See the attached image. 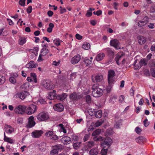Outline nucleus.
I'll list each match as a JSON object with an SVG mask.
<instances>
[{"label":"nucleus","mask_w":155,"mask_h":155,"mask_svg":"<svg viewBox=\"0 0 155 155\" xmlns=\"http://www.w3.org/2000/svg\"><path fill=\"white\" fill-rule=\"evenodd\" d=\"M102 112L101 110H98L96 112H95V116L97 118H101L102 116Z\"/></svg>","instance_id":"58836bf2"},{"label":"nucleus","mask_w":155,"mask_h":155,"mask_svg":"<svg viewBox=\"0 0 155 155\" xmlns=\"http://www.w3.org/2000/svg\"><path fill=\"white\" fill-rule=\"evenodd\" d=\"M49 118L48 113L45 112H41L39 113L37 116V119L40 121H44Z\"/></svg>","instance_id":"39448f33"},{"label":"nucleus","mask_w":155,"mask_h":155,"mask_svg":"<svg viewBox=\"0 0 155 155\" xmlns=\"http://www.w3.org/2000/svg\"><path fill=\"white\" fill-rule=\"evenodd\" d=\"M122 55H120L118 54L115 60L117 62V63L118 65H119L120 64V61L121 60Z\"/></svg>","instance_id":"e433bc0d"},{"label":"nucleus","mask_w":155,"mask_h":155,"mask_svg":"<svg viewBox=\"0 0 155 155\" xmlns=\"http://www.w3.org/2000/svg\"><path fill=\"white\" fill-rule=\"evenodd\" d=\"M81 59V56L79 54H77L73 57L71 60V63L73 64L78 63Z\"/></svg>","instance_id":"2eb2a0df"},{"label":"nucleus","mask_w":155,"mask_h":155,"mask_svg":"<svg viewBox=\"0 0 155 155\" xmlns=\"http://www.w3.org/2000/svg\"><path fill=\"white\" fill-rule=\"evenodd\" d=\"M60 148L59 146L56 145L52 147V150L50 152V154L51 155H54L58 153V150Z\"/></svg>","instance_id":"6ab92c4d"},{"label":"nucleus","mask_w":155,"mask_h":155,"mask_svg":"<svg viewBox=\"0 0 155 155\" xmlns=\"http://www.w3.org/2000/svg\"><path fill=\"white\" fill-rule=\"evenodd\" d=\"M149 65L151 67H153L155 68V60H151L149 63Z\"/></svg>","instance_id":"864d4df0"},{"label":"nucleus","mask_w":155,"mask_h":155,"mask_svg":"<svg viewBox=\"0 0 155 155\" xmlns=\"http://www.w3.org/2000/svg\"><path fill=\"white\" fill-rule=\"evenodd\" d=\"M37 109V107L35 105L32 104L28 107L26 110V113L28 115L34 113Z\"/></svg>","instance_id":"20e7f679"},{"label":"nucleus","mask_w":155,"mask_h":155,"mask_svg":"<svg viewBox=\"0 0 155 155\" xmlns=\"http://www.w3.org/2000/svg\"><path fill=\"white\" fill-rule=\"evenodd\" d=\"M82 97V95L79 93H73L70 95V98L72 101H77Z\"/></svg>","instance_id":"ddd939ff"},{"label":"nucleus","mask_w":155,"mask_h":155,"mask_svg":"<svg viewBox=\"0 0 155 155\" xmlns=\"http://www.w3.org/2000/svg\"><path fill=\"white\" fill-rule=\"evenodd\" d=\"M108 151L107 149H103L101 150V155H106Z\"/></svg>","instance_id":"09e8293b"},{"label":"nucleus","mask_w":155,"mask_h":155,"mask_svg":"<svg viewBox=\"0 0 155 155\" xmlns=\"http://www.w3.org/2000/svg\"><path fill=\"white\" fill-rule=\"evenodd\" d=\"M26 0H20L19 2V4L22 6H24Z\"/></svg>","instance_id":"5fc2aeb1"},{"label":"nucleus","mask_w":155,"mask_h":155,"mask_svg":"<svg viewBox=\"0 0 155 155\" xmlns=\"http://www.w3.org/2000/svg\"><path fill=\"white\" fill-rule=\"evenodd\" d=\"M32 10V6H29L28 7V8L27 9V13L28 14L30 13L31 12Z\"/></svg>","instance_id":"0e129e2a"},{"label":"nucleus","mask_w":155,"mask_h":155,"mask_svg":"<svg viewBox=\"0 0 155 155\" xmlns=\"http://www.w3.org/2000/svg\"><path fill=\"white\" fill-rule=\"evenodd\" d=\"M82 48L85 50H88L90 48V45L89 43H85L82 45Z\"/></svg>","instance_id":"a19ab883"},{"label":"nucleus","mask_w":155,"mask_h":155,"mask_svg":"<svg viewBox=\"0 0 155 155\" xmlns=\"http://www.w3.org/2000/svg\"><path fill=\"white\" fill-rule=\"evenodd\" d=\"M101 139V137L100 136H97L94 137V140L95 141L100 140Z\"/></svg>","instance_id":"680f3d73"},{"label":"nucleus","mask_w":155,"mask_h":155,"mask_svg":"<svg viewBox=\"0 0 155 155\" xmlns=\"http://www.w3.org/2000/svg\"><path fill=\"white\" fill-rule=\"evenodd\" d=\"M61 42L62 41L60 40L58 38H55L53 40L54 44L57 46L60 45Z\"/></svg>","instance_id":"72a5a7b5"},{"label":"nucleus","mask_w":155,"mask_h":155,"mask_svg":"<svg viewBox=\"0 0 155 155\" xmlns=\"http://www.w3.org/2000/svg\"><path fill=\"white\" fill-rule=\"evenodd\" d=\"M45 136L48 137H50L51 139L56 140L58 139V137L54 134L52 131L49 130L47 131L45 134Z\"/></svg>","instance_id":"0eeeda50"},{"label":"nucleus","mask_w":155,"mask_h":155,"mask_svg":"<svg viewBox=\"0 0 155 155\" xmlns=\"http://www.w3.org/2000/svg\"><path fill=\"white\" fill-rule=\"evenodd\" d=\"M47 98L51 100L57 99V95H56L55 94L50 92L47 96Z\"/></svg>","instance_id":"cd10ccee"},{"label":"nucleus","mask_w":155,"mask_h":155,"mask_svg":"<svg viewBox=\"0 0 155 155\" xmlns=\"http://www.w3.org/2000/svg\"><path fill=\"white\" fill-rule=\"evenodd\" d=\"M104 122V121L101 120H98L95 123H93L89 128L90 130H93L94 129V127H98L101 126Z\"/></svg>","instance_id":"9d476101"},{"label":"nucleus","mask_w":155,"mask_h":155,"mask_svg":"<svg viewBox=\"0 0 155 155\" xmlns=\"http://www.w3.org/2000/svg\"><path fill=\"white\" fill-rule=\"evenodd\" d=\"M63 141H64V143L67 145L71 143V138L68 136H65L63 138Z\"/></svg>","instance_id":"bb28decb"},{"label":"nucleus","mask_w":155,"mask_h":155,"mask_svg":"<svg viewBox=\"0 0 155 155\" xmlns=\"http://www.w3.org/2000/svg\"><path fill=\"white\" fill-rule=\"evenodd\" d=\"M18 97L21 99H24L25 97L29 95V94L26 91H24L18 93Z\"/></svg>","instance_id":"aec40b11"},{"label":"nucleus","mask_w":155,"mask_h":155,"mask_svg":"<svg viewBox=\"0 0 155 155\" xmlns=\"http://www.w3.org/2000/svg\"><path fill=\"white\" fill-rule=\"evenodd\" d=\"M108 81L109 84L112 85L116 81V78L115 77L108 78Z\"/></svg>","instance_id":"c756f323"},{"label":"nucleus","mask_w":155,"mask_h":155,"mask_svg":"<svg viewBox=\"0 0 155 155\" xmlns=\"http://www.w3.org/2000/svg\"><path fill=\"white\" fill-rule=\"evenodd\" d=\"M67 95L66 93H63L61 94L57 95V99L61 101L64 100L67 97Z\"/></svg>","instance_id":"a878e982"},{"label":"nucleus","mask_w":155,"mask_h":155,"mask_svg":"<svg viewBox=\"0 0 155 155\" xmlns=\"http://www.w3.org/2000/svg\"><path fill=\"white\" fill-rule=\"evenodd\" d=\"M135 131L138 134H140L141 131V130L139 127H137L135 129Z\"/></svg>","instance_id":"052dcab7"},{"label":"nucleus","mask_w":155,"mask_h":155,"mask_svg":"<svg viewBox=\"0 0 155 155\" xmlns=\"http://www.w3.org/2000/svg\"><path fill=\"white\" fill-rule=\"evenodd\" d=\"M49 51L46 48H43L41 50L38 59V61L40 62L42 61L44 59L42 58V57H44L48 53Z\"/></svg>","instance_id":"423d86ee"},{"label":"nucleus","mask_w":155,"mask_h":155,"mask_svg":"<svg viewBox=\"0 0 155 155\" xmlns=\"http://www.w3.org/2000/svg\"><path fill=\"white\" fill-rule=\"evenodd\" d=\"M138 43L140 45H142L145 42V39L144 38L141 36H138L137 38Z\"/></svg>","instance_id":"c85d7f7f"},{"label":"nucleus","mask_w":155,"mask_h":155,"mask_svg":"<svg viewBox=\"0 0 155 155\" xmlns=\"http://www.w3.org/2000/svg\"><path fill=\"white\" fill-rule=\"evenodd\" d=\"M76 77V73H72L71 74L70 76V79L71 80H73V79H74Z\"/></svg>","instance_id":"bf43d9fd"},{"label":"nucleus","mask_w":155,"mask_h":155,"mask_svg":"<svg viewBox=\"0 0 155 155\" xmlns=\"http://www.w3.org/2000/svg\"><path fill=\"white\" fill-rule=\"evenodd\" d=\"M112 143V140L110 138H106L103 143H101V146L104 147H109Z\"/></svg>","instance_id":"9b49d317"},{"label":"nucleus","mask_w":155,"mask_h":155,"mask_svg":"<svg viewBox=\"0 0 155 155\" xmlns=\"http://www.w3.org/2000/svg\"><path fill=\"white\" fill-rule=\"evenodd\" d=\"M105 57V54L104 53H101L97 54L94 60H95L97 61H99L102 60Z\"/></svg>","instance_id":"4be33fe9"},{"label":"nucleus","mask_w":155,"mask_h":155,"mask_svg":"<svg viewBox=\"0 0 155 155\" xmlns=\"http://www.w3.org/2000/svg\"><path fill=\"white\" fill-rule=\"evenodd\" d=\"M26 41V38L24 37H19L18 42L19 45H23Z\"/></svg>","instance_id":"393cba45"},{"label":"nucleus","mask_w":155,"mask_h":155,"mask_svg":"<svg viewBox=\"0 0 155 155\" xmlns=\"http://www.w3.org/2000/svg\"><path fill=\"white\" fill-rule=\"evenodd\" d=\"M27 106L22 105L17 106L14 109V112L17 114L22 115L26 113Z\"/></svg>","instance_id":"7ed1b4c3"},{"label":"nucleus","mask_w":155,"mask_h":155,"mask_svg":"<svg viewBox=\"0 0 155 155\" xmlns=\"http://www.w3.org/2000/svg\"><path fill=\"white\" fill-rule=\"evenodd\" d=\"M30 77L32 81V82H34L35 83H36L37 82L36 76L35 73H31V74Z\"/></svg>","instance_id":"2f4dec72"},{"label":"nucleus","mask_w":155,"mask_h":155,"mask_svg":"<svg viewBox=\"0 0 155 155\" xmlns=\"http://www.w3.org/2000/svg\"><path fill=\"white\" fill-rule=\"evenodd\" d=\"M101 132V130L100 129H97L95 130L92 134V136H94L98 135L100 134Z\"/></svg>","instance_id":"ea45409f"},{"label":"nucleus","mask_w":155,"mask_h":155,"mask_svg":"<svg viewBox=\"0 0 155 155\" xmlns=\"http://www.w3.org/2000/svg\"><path fill=\"white\" fill-rule=\"evenodd\" d=\"M148 18L146 16L139 21L138 23V25L139 27L145 26L148 23Z\"/></svg>","instance_id":"6e6552de"},{"label":"nucleus","mask_w":155,"mask_h":155,"mask_svg":"<svg viewBox=\"0 0 155 155\" xmlns=\"http://www.w3.org/2000/svg\"><path fill=\"white\" fill-rule=\"evenodd\" d=\"M36 123L34 120V117L33 116H31L28 118V124L27 126L28 128H31L34 126Z\"/></svg>","instance_id":"4468645a"},{"label":"nucleus","mask_w":155,"mask_h":155,"mask_svg":"<svg viewBox=\"0 0 155 155\" xmlns=\"http://www.w3.org/2000/svg\"><path fill=\"white\" fill-rule=\"evenodd\" d=\"M60 13L61 14L66 12V9L65 8H63L61 6L60 7Z\"/></svg>","instance_id":"774afa93"},{"label":"nucleus","mask_w":155,"mask_h":155,"mask_svg":"<svg viewBox=\"0 0 155 155\" xmlns=\"http://www.w3.org/2000/svg\"><path fill=\"white\" fill-rule=\"evenodd\" d=\"M43 134L41 130H35L31 133V135L33 138H39Z\"/></svg>","instance_id":"f8f14e48"},{"label":"nucleus","mask_w":155,"mask_h":155,"mask_svg":"<svg viewBox=\"0 0 155 155\" xmlns=\"http://www.w3.org/2000/svg\"><path fill=\"white\" fill-rule=\"evenodd\" d=\"M17 123L19 124H21L23 123V119L21 118H18L17 120Z\"/></svg>","instance_id":"69168bd1"},{"label":"nucleus","mask_w":155,"mask_h":155,"mask_svg":"<svg viewBox=\"0 0 155 155\" xmlns=\"http://www.w3.org/2000/svg\"><path fill=\"white\" fill-rule=\"evenodd\" d=\"M86 100L87 103H91V97L89 95H88L86 96Z\"/></svg>","instance_id":"8fccbe9b"},{"label":"nucleus","mask_w":155,"mask_h":155,"mask_svg":"<svg viewBox=\"0 0 155 155\" xmlns=\"http://www.w3.org/2000/svg\"><path fill=\"white\" fill-rule=\"evenodd\" d=\"M53 108L55 111L61 112L63 111L64 109L63 105L61 103L55 104L53 107Z\"/></svg>","instance_id":"dca6fc26"},{"label":"nucleus","mask_w":155,"mask_h":155,"mask_svg":"<svg viewBox=\"0 0 155 155\" xmlns=\"http://www.w3.org/2000/svg\"><path fill=\"white\" fill-rule=\"evenodd\" d=\"M98 153V150L97 149H92L89 152L90 155H97Z\"/></svg>","instance_id":"f704fd0d"},{"label":"nucleus","mask_w":155,"mask_h":155,"mask_svg":"<svg viewBox=\"0 0 155 155\" xmlns=\"http://www.w3.org/2000/svg\"><path fill=\"white\" fill-rule=\"evenodd\" d=\"M21 87L23 89H27L29 87V84L27 83H24L21 85Z\"/></svg>","instance_id":"de8ad7c7"},{"label":"nucleus","mask_w":155,"mask_h":155,"mask_svg":"<svg viewBox=\"0 0 155 155\" xmlns=\"http://www.w3.org/2000/svg\"><path fill=\"white\" fill-rule=\"evenodd\" d=\"M143 138V137L141 136L139 137L136 139V140L137 143H140L142 141Z\"/></svg>","instance_id":"6e6d98bb"},{"label":"nucleus","mask_w":155,"mask_h":155,"mask_svg":"<svg viewBox=\"0 0 155 155\" xmlns=\"http://www.w3.org/2000/svg\"><path fill=\"white\" fill-rule=\"evenodd\" d=\"M94 145V143L93 141H90L88 142L86 144V146L87 147V149H88Z\"/></svg>","instance_id":"4c0bfd02"},{"label":"nucleus","mask_w":155,"mask_h":155,"mask_svg":"<svg viewBox=\"0 0 155 155\" xmlns=\"http://www.w3.org/2000/svg\"><path fill=\"white\" fill-rule=\"evenodd\" d=\"M110 45L114 47L117 49H119V43L117 39H114L110 41Z\"/></svg>","instance_id":"f3484780"},{"label":"nucleus","mask_w":155,"mask_h":155,"mask_svg":"<svg viewBox=\"0 0 155 155\" xmlns=\"http://www.w3.org/2000/svg\"><path fill=\"white\" fill-rule=\"evenodd\" d=\"M92 15V12H91V10H89V9L87 11V13L86 14V16L87 17H90Z\"/></svg>","instance_id":"13d9d810"},{"label":"nucleus","mask_w":155,"mask_h":155,"mask_svg":"<svg viewBox=\"0 0 155 155\" xmlns=\"http://www.w3.org/2000/svg\"><path fill=\"white\" fill-rule=\"evenodd\" d=\"M84 61L85 64L86 66H89L90 64H91L92 62V61L87 58H84Z\"/></svg>","instance_id":"473e14b6"},{"label":"nucleus","mask_w":155,"mask_h":155,"mask_svg":"<svg viewBox=\"0 0 155 155\" xmlns=\"http://www.w3.org/2000/svg\"><path fill=\"white\" fill-rule=\"evenodd\" d=\"M5 81V76L0 74V85L4 83Z\"/></svg>","instance_id":"c03bdc74"},{"label":"nucleus","mask_w":155,"mask_h":155,"mask_svg":"<svg viewBox=\"0 0 155 155\" xmlns=\"http://www.w3.org/2000/svg\"><path fill=\"white\" fill-rule=\"evenodd\" d=\"M4 140L5 141L8 142L10 144L13 143L15 142V140L13 139L6 137L5 136V133L4 134Z\"/></svg>","instance_id":"b1692460"},{"label":"nucleus","mask_w":155,"mask_h":155,"mask_svg":"<svg viewBox=\"0 0 155 155\" xmlns=\"http://www.w3.org/2000/svg\"><path fill=\"white\" fill-rule=\"evenodd\" d=\"M5 132L8 134H11L14 131V128L13 127L8 125H5Z\"/></svg>","instance_id":"a211bd4d"},{"label":"nucleus","mask_w":155,"mask_h":155,"mask_svg":"<svg viewBox=\"0 0 155 155\" xmlns=\"http://www.w3.org/2000/svg\"><path fill=\"white\" fill-rule=\"evenodd\" d=\"M9 80L10 82L12 84H14L16 81L15 79L13 77H10L9 78Z\"/></svg>","instance_id":"4d7b16f0"},{"label":"nucleus","mask_w":155,"mask_h":155,"mask_svg":"<svg viewBox=\"0 0 155 155\" xmlns=\"http://www.w3.org/2000/svg\"><path fill=\"white\" fill-rule=\"evenodd\" d=\"M26 68L29 69L36 68L38 66V64L35 63L34 61H30L26 65Z\"/></svg>","instance_id":"412c9836"},{"label":"nucleus","mask_w":155,"mask_h":155,"mask_svg":"<svg viewBox=\"0 0 155 155\" xmlns=\"http://www.w3.org/2000/svg\"><path fill=\"white\" fill-rule=\"evenodd\" d=\"M54 27V25L52 23H50L49 24V27L47 29V31L49 33L52 32V29Z\"/></svg>","instance_id":"c9c22d12"},{"label":"nucleus","mask_w":155,"mask_h":155,"mask_svg":"<svg viewBox=\"0 0 155 155\" xmlns=\"http://www.w3.org/2000/svg\"><path fill=\"white\" fill-rule=\"evenodd\" d=\"M147 121L148 120L147 119H145L143 121L144 126L146 127H147L149 124V123Z\"/></svg>","instance_id":"e2e57ef3"},{"label":"nucleus","mask_w":155,"mask_h":155,"mask_svg":"<svg viewBox=\"0 0 155 155\" xmlns=\"http://www.w3.org/2000/svg\"><path fill=\"white\" fill-rule=\"evenodd\" d=\"M147 64L146 61L144 59H142L140 61L138 65L135 66V69L138 70L143 65H146Z\"/></svg>","instance_id":"5701e85b"},{"label":"nucleus","mask_w":155,"mask_h":155,"mask_svg":"<svg viewBox=\"0 0 155 155\" xmlns=\"http://www.w3.org/2000/svg\"><path fill=\"white\" fill-rule=\"evenodd\" d=\"M88 112L90 115L91 116H93L95 115L96 111L94 109L91 108L88 109Z\"/></svg>","instance_id":"37998d69"},{"label":"nucleus","mask_w":155,"mask_h":155,"mask_svg":"<svg viewBox=\"0 0 155 155\" xmlns=\"http://www.w3.org/2000/svg\"><path fill=\"white\" fill-rule=\"evenodd\" d=\"M59 126L60 127V130L61 132H63L64 134L67 133L66 130L65 129L63 125L62 124H60Z\"/></svg>","instance_id":"49530a36"},{"label":"nucleus","mask_w":155,"mask_h":155,"mask_svg":"<svg viewBox=\"0 0 155 155\" xmlns=\"http://www.w3.org/2000/svg\"><path fill=\"white\" fill-rule=\"evenodd\" d=\"M60 63V61H58L57 62L56 61H53V62L52 64L55 66H59Z\"/></svg>","instance_id":"338daca9"},{"label":"nucleus","mask_w":155,"mask_h":155,"mask_svg":"<svg viewBox=\"0 0 155 155\" xmlns=\"http://www.w3.org/2000/svg\"><path fill=\"white\" fill-rule=\"evenodd\" d=\"M121 122L122 121L121 120H119L116 123V124L114 126V127L116 129L119 128L121 125Z\"/></svg>","instance_id":"a18cd8bd"},{"label":"nucleus","mask_w":155,"mask_h":155,"mask_svg":"<svg viewBox=\"0 0 155 155\" xmlns=\"http://www.w3.org/2000/svg\"><path fill=\"white\" fill-rule=\"evenodd\" d=\"M117 99V96L115 95H112L110 97L109 101L110 103H113L116 101Z\"/></svg>","instance_id":"7c9ffc66"},{"label":"nucleus","mask_w":155,"mask_h":155,"mask_svg":"<svg viewBox=\"0 0 155 155\" xmlns=\"http://www.w3.org/2000/svg\"><path fill=\"white\" fill-rule=\"evenodd\" d=\"M107 52L108 55H114V53L111 49L110 48H107Z\"/></svg>","instance_id":"603ef678"},{"label":"nucleus","mask_w":155,"mask_h":155,"mask_svg":"<svg viewBox=\"0 0 155 155\" xmlns=\"http://www.w3.org/2000/svg\"><path fill=\"white\" fill-rule=\"evenodd\" d=\"M80 145V143L78 142L74 143L73 144L74 148L75 149H77L79 147Z\"/></svg>","instance_id":"3c124183"},{"label":"nucleus","mask_w":155,"mask_h":155,"mask_svg":"<svg viewBox=\"0 0 155 155\" xmlns=\"http://www.w3.org/2000/svg\"><path fill=\"white\" fill-rule=\"evenodd\" d=\"M92 89L93 91L92 93V95L94 97H99L103 94V90L99 87L98 84H94L92 86Z\"/></svg>","instance_id":"f257e3e1"},{"label":"nucleus","mask_w":155,"mask_h":155,"mask_svg":"<svg viewBox=\"0 0 155 155\" xmlns=\"http://www.w3.org/2000/svg\"><path fill=\"white\" fill-rule=\"evenodd\" d=\"M41 85L45 88L48 90L53 89L55 87V85L53 82L48 80H42Z\"/></svg>","instance_id":"f03ea898"},{"label":"nucleus","mask_w":155,"mask_h":155,"mask_svg":"<svg viewBox=\"0 0 155 155\" xmlns=\"http://www.w3.org/2000/svg\"><path fill=\"white\" fill-rule=\"evenodd\" d=\"M115 77V72L113 70H109L108 71V78Z\"/></svg>","instance_id":"79ce46f5"},{"label":"nucleus","mask_w":155,"mask_h":155,"mask_svg":"<svg viewBox=\"0 0 155 155\" xmlns=\"http://www.w3.org/2000/svg\"><path fill=\"white\" fill-rule=\"evenodd\" d=\"M103 79V76L101 74H99L93 76L92 77V80L94 82H101Z\"/></svg>","instance_id":"1a4fd4ad"}]
</instances>
